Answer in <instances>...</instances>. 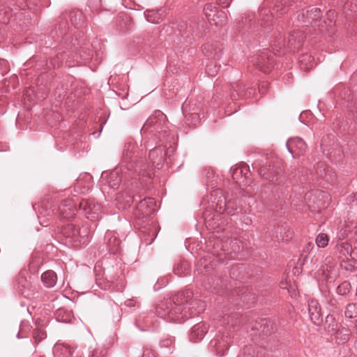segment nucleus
Listing matches in <instances>:
<instances>
[{
	"instance_id": "f257e3e1",
	"label": "nucleus",
	"mask_w": 357,
	"mask_h": 357,
	"mask_svg": "<svg viewBox=\"0 0 357 357\" xmlns=\"http://www.w3.org/2000/svg\"><path fill=\"white\" fill-rule=\"evenodd\" d=\"M193 292L185 289L177 293L169 301H162L155 308L156 314L172 322H181L192 316L194 312L188 311L196 305H201L199 301H193Z\"/></svg>"
},
{
	"instance_id": "f03ea898",
	"label": "nucleus",
	"mask_w": 357,
	"mask_h": 357,
	"mask_svg": "<svg viewBox=\"0 0 357 357\" xmlns=\"http://www.w3.org/2000/svg\"><path fill=\"white\" fill-rule=\"evenodd\" d=\"M61 232L75 247L86 245L89 242L90 231L86 227H77L73 224H67L62 227Z\"/></svg>"
},
{
	"instance_id": "7ed1b4c3",
	"label": "nucleus",
	"mask_w": 357,
	"mask_h": 357,
	"mask_svg": "<svg viewBox=\"0 0 357 357\" xmlns=\"http://www.w3.org/2000/svg\"><path fill=\"white\" fill-rule=\"evenodd\" d=\"M167 128V117L160 110H156L145 122L142 130L150 132L157 131L158 133H166Z\"/></svg>"
},
{
	"instance_id": "20e7f679",
	"label": "nucleus",
	"mask_w": 357,
	"mask_h": 357,
	"mask_svg": "<svg viewBox=\"0 0 357 357\" xmlns=\"http://www.w3.org/2000/svg\"><path fill=\"white\" fill-rule=\"evenodd\" d=\"M321 9L315 7H309L305 12L303 10L299 12L298 20L305 26H321L320 20Z\"/></svg>"
},
{
	"instance_id": "39448f33",
	"label": "nucleus",
	"mask_w": 357,
	"mask_h": 357,
	"mask_svg": "<svg viewBox=\"0 0 357 357\" xmlns=\"http://www.w3.org/2000/svg\"><path fill=\"white\" fill-rule=\"evenodd\" d=\"M79 210L87 219L95 221L101 213V206L93 199H83L79 203Z\"/></svg>"
},
{
	"instance_id": "423d86ee",
	"label": "nucleus",
	"mask_w": 357,
	"mask_h": 357,
	"mask_svg": "<svg viewBox=\"0 0 357 357\" xmlns=\"http://www.w3.org/2000/svg\"><path fill=\"white\" fill-rule=\"evenodd\" d=\"M204 13L209 22H213L215 26H222L227 20L225 13L220 10L213 3H207L204 6Z\"/></svg>"
},
{
	"instance_id": "0eeeda50",
	"label": "nucleus",
	"mask_w": 357,
	"mask_h": 357,
	"mask_svg": "<svg viewBox=\"0 0 357 357\" xmlns=\"http://www.w3.org/2000/svg\"><path fill=\"white\" fill-rule=\"evenodd\" d=\"M254 65L265 73L271 71L273 65V56L268 50H264L257 56Z\"/></svg>"
},
{
	"instance_id": "6e6552de",
	"label": "nucleus",
	"mask_w": 357,
	"mask_h": 357,
	"mask_svg": "<svg viewBox=\"0 0 357 357\" xmlns=\"http://www.w3.org/2000/svg\"><path fill=\"white\" fill-rule=\"evenodd\" d=\"M154 203L153 199L151 197L144 198L143 200H141L136 208L135 217L146 221L153 211V206Z\"/></svg>"
},
{
	"instance_id": "1a4fd4ad",
	"label": "nucleus",
	"mask_w": 357,
	"mask_h": 357,
	"mask_svg": "<svg viewBox=\"0 0 357 357\" xmlns=\"http://www.w3.org/2000/svg\"><path fill=\"white\" fill-rule=\"evenodd\" d=\"M58 211L59 218L70 220L75 216L77 208L73 200L64 199L59 206Z\"/></svg>"
},
{
	"instance_id": "9d476101",
	"label": "nucleus",
	"mask_w": 357,
	"mask_h": 357,
	"mask_svg": "<svg viewBox=\"0 0 357 357\" xmlns=\"http://www.w3.org/2000/svg\"><path fill=\"white\" fill-rule=\"evenodd\" d=\"M286 146L289 152L291 153L293 157L303 155L307 149L306 143L303 139L300 137H294L289 139L287 142Z\"/></svg>"
},
{
	"instance_id": "9b49d317",
	"label": "nucleus",
	"mask_w": 357,
	"mask_h": 357,
	"mask_svg": "<svg viewBox=\"0 0 357 357\" xmlns=\"http://www.w3.org/2000/svg\"><path fill=\"white\" fill-rule=\"evenodd\" d=\"M308 313L310 320L317 326L322 323L323 318L321 312V307L317 301L311 299L308 302Z\"/></svg>"
},
{
	"instance_id": "f8f14e48",
	"label": "nucleus",
	"mask_w": 357,
	"mask_h": 357,
	"mask_svg": "<svg viewBox=\"0 0 357 357\" xmlns=\"http://www.w3.org/2000/svg\"><path fill=\"white\" fill-rule=\"evenodd\" d=\"M336 249L338 253L340 255V257H342V261H350L356 260V252L349 243L342 242L336 245Z\"/></svg>"
},
{
	"instance_id": "ddd939ff",
	"label": "nucleus",
	"mask_w": 357,
	"mask_h": 357,
	"mask_svg": "<svg viewBox=\"0 0 357 357\" xmlns=\"http://www.w3.org/2000/svg\"><path fill=\"white\" fill-rule=\"evenodd\" d=\"M305 38L306 35L303 31L294 30L289 34L287 45L294 50L298 49L302 45Z\"/></svg>"
},
{
	"instance_id": "4468645a",
	"label": "nucleus",
	"mask_w": 357,
	"mask_h": 357,
	"mask_svg": "<svg viewBox=\"0 0 357 357\" xmlns=\"http://www.w3.org/2000/svg\"><path fill=\"white\" fill-rule=\"evenodd\" d=\"M217 206L219 207V209L221 210L222 207H224V211L230 215H234L236 214V212L238 210V204L236 199H229L226 201L225 199L224 200H218L217 203Z\"/></svg>"
},
{
	"instance_id": "2eb2a0df",
	"label": "nucleus",
	"mask_w": 357,
	"mask_h": 357,
	"mask_svg": "<svg viewBox=\"0 0 357 357\" xmlns=\"http://www.w3.org/2000/svg\"><path fill=\"white\" fill-rule=\"evenodd\" d=\"M207 328L204 324H195L191 329L190 338L191 341L197 342L201 340L205 335Z\"/></svg>"
},
{
	"instance_id": "dca6fc26",
	"label": "nucleus",
	"mask_w": 357,
	"mask_h": 357,
	"mask_svg": "<svg viewBox=\"0 0 357 357\" xmlns=\"http://www.w3.org/2000/svg\"><path fill=\"white\" fill-rule=\"evenodd\" d=\"M202 52L208 59H217L220 57L221 50L216 44L206 43L203 45Z\"/></svg>"
},
{
	"instance_id": "f3484780",
	"label": "nucleus",
	"mask_w": 357,
	"mask_h": 357,
	"mask_svg": "<svg viewBox=\"0 0 357 357\" xmlns=\"http://www.w3.org/2000/svg\"><path fill=\"white\" fill-rule=\"evenodd\" d=\"M294 8V3L290 2L289 0H281L280 2H276L273 12L277 16H281L285 14L289 9Z\"/></svg>"
},
{
	"instance_id": "a211bd4d",
	"label": "nucleus",
	"mask_w": 357,
	"mask_h": 357,
	"mask_svg": "<svg viewBox=\"0 0 357 357\" xmlns=\"http://www.w3.org/2000/svg\"><path fill=\"white\" fill-rule=\"evenodd\" d=\"M54 354L56 357H71L73 349L67 344L57 343L54 347Z\"/></svg>"
},
{
	"instance_id": "6ab92c4d",
	"label": "nucleus",
	"mask_w": 357,
	"mask_h": 357,
	"mask_svg": "<svg viewBox=\"0 0 357 357\" xmlns=\"http://www.w3.org/2000/svg\"><path fill=\"white\" fill-rule=\"evenodd\" d=\"M41 280L46 287L51 288L56 284L57 276L53 271H47L42 274Z\"/></svg>"
},
{
	"instance_id": "aec40b11",
	"label": "nucleus",
	"mask_w": 357,
	"mask_h": 357,
	"mask_svg": "<svg viewBox=\"0 0 357 357\" xmlns=\"http://www.w3.org/2000/svg\"><path fill=\"white\" fill-rule=\"evenodd\" d=\"M245 96V86L241 82H236L231 84V97L238 100Z\"/></svg>"
},
{
	"instance_id": "412c9836",
	"label": "nucleus",
	"mask_w": 357,
	"mask_h": 357,
	"mask_svg": "<svg viewBox=\"0 0 357 357\" xmlns=\"http://www.w3.org/2000/svg\"><path fill=\"white\" fill-rule=\"evenodd\" d=\"M122 181V176L119 174V172L115 170L110 173L108 178L109 185L113 188H117Z\"/></svg>"
},
{
	"instance_id": "4be33fe9",
	"label": "nucleus",
	"mask_w": 357,
	"mask_h": 357,
	"mask_svg": "<svg viewBox=\"0 0 357 357\" xmlns=\"http://www.w3.org/2000/svg\"><path fill=\"white\" fill-rule=\"evenodd\" d=\"M149 159L153 165H158L162 159V149L160 148H154L151 149L149 154Z\"/></svg>"
},
{
	"instance_id": "5701e85b",
	"label": "nucleus",
	"mask_w": 357,
	"mask_h": 357,
	"mask_svg": "<svg viewBox=\"0 0 357 357\" xmlns=\"http://www.w3.org/2000/svg\"><path fill=\"white\" fill-rule=\"evenodd\" d=\"M84 15L81 10H74L70 13L71 23L75 26H78L84 22Z\"/></svg>"
},
{
	"instance_id": "b1692460",
	"label": "nucleus",
	"mask_w": 357,
	"mask_h": 357,
	"mask_svg": "<svg viewBox=\"0 0 357 357\" xmlns=\"http://www.w3.org/2000/svg\"><path fill=\"white\" fill-rule=\"evenodd\" d=\"M344 314L347 317L350 319L356 317L357 316V305L354 303L348 304Z\"/></svg>"
},
{
	"instance_id": "393cba45",
	"label": "nucleus",
	"mask_w": 357,
	"mask_h": 357,
	"mask_svg": "<svg viewBox=\"0 0 357 357\" xmlns=\"http://www.w3.org/2000/svg\"><path fill=\"white\" fill-rule=\"evenodd\" d=\"M328 243V236L324 233L319 234L316 238V244L319 248H325Z\"/></svg>"
},
{
	"instance_id": "a878e982",
	"label": "nucleus",
	"mask_w": 357,
	"mask_h": 357,
	"mask_svg": "<svg viewBox=\"0 0 357 357\" xmlns=\"http://www.w3.org/2000/svg\"><path fill=\"white\" fill-rule=\"evenodd\" d=\"M351 284L347 281H344L337 287V293L340 295H346L350 291Z\"/></svg>"
},
{
	"instance_id": "bb28decb",
	"label": "nucleus",
	"mask_w": 357,
	"mask_h": 357,
	"mask_svg": "<svg viewBox=\"0 0 357 357\" xmlns=\"http://www.w3.org/2000/svg\"><path fill=\"white\" fill-rule=\"evenodd\" d=\"M33 337L36 342H39L46 337V332L43 328L37 327L33 331Z\"/></svg>"
},
{
	"instance_id": "cd10ccee",
	"label": "nucleus",
	"mask_w": 357,
	"mask_h": 357,
	"mask_svg": "<svg viewBox=\"0 0 357 357\" xmlns=\"http://www.w3.org/2000/svg\"><path fill=\"white\" fill-rule=\"evenodd\" d=\"M219 69L220 67L213 61L208 63L206 68V73L211 77L215 76L218 74Z\"/></svg>"
},
{
	"instance_id": "c85d7f7f",
	"label": "nucleus",
	"mask_w": 357,
	"mask_h": 357,
	"mask_svg": "<svg viewBox=\"0 0 357 357\" xmlns=\"http://www.w3.org/2000/svg\"><path fill=\"white\" fill-rule=\"evenodd\" d=\"M16 283L17 284L18 288L20 290L28 289L30 284L29 282L23 275L18 276V278L16 279Z\"/></svg>"
},
{
	"instance_id": "c756f323",
	"label": "nucleus",
	"mask_w": 357,
	"mask_h": 357,
	"mask_svg": "<svg viewBox=\"0 0 357 357\" xmlns=\"http://www.w3.org/2000/svg\"><path fill=\"white\" fill-rule=\"evenodd\" d=\"M243 268V265L237 264L231 267L230 270V275L233 278L238 279L239 278L238 275L236 274L237 271H241Z\"/></svg>"
},
{
	"instance_id": "7c9ffc66",
	"label": "nucleus",
	"mask_w": 357,
	"mask_h": 357,
	"mask_svg": "<svg viewBox=\"0 0 357 357\" xmlns=\"http://www.w3.org/2000/svg\"><path fill=\"white\" fill-rule=\"evenodd\" d=\"M105 354L106 351L103 348L98 347L93 351L91 357H105Z\"/></svg>"
},
{
	"instance_id": "2f4dec72",
	"label": "nucleus",
	"mask_w": 357,
	"mask_h": 357,
	"mask_svg": "<svg viewBox=\"0 0 357 357\" xmlns=\"http://www.w3.org/2000/svg\"><path fill=\"white\" fill-rule=\"evenodd\" d=\"M174 342V340L173 339L167 338V339L162 340L161 341L160 345L162 347H169V346H171L173 344Z\"/></svg>"
},
{
	"instance_id": "473e14b6",
	"label": "nucleus",
	"mask_w": 357,
	"mask_h": 357,
	"mask_svg": "<svg viewBox=\"0 0 357 357\" xmlns=\"http://www.w3.org/2000/svg\"><path fill=\"white\" fill-rule=\"evenodd\" d=\"M231 0H218L217 3L218 5L222 6L224 8L229 7Z\"/></svg>"
},
{
	"instance_id": "72a5a7b5",
	"label": "nucleus",
	"mask_w": 357,
	"mask_h": 357,
	"mask_svg": "<svg viewBox=\"0 0 357 357\" xmlns=\"http://www.w3.org/2000/svg\"><path fill=\"white\" fill-rule=\"evenodd\" d=\"M248 166H243V167H241V168H236L234 171V174H242L244 170H248Z\"/></svg>"
},
{
	"instance_id": "f704fd0d",
	"label": "nucleus",
	"mask_w": 357,
	"mask_h": 357,
	"mask_svg": "<svg viewBox=\"0 0 357 357\" xmlns=\"http://www.w3.org/2000/svg\"><path fill=\"white\" fill-rule=\"evenodd\" d=\"M354 0H349L347 3V6L349 7V4L350 3L351 6H352V4L354 3ZM351 8H350L351 11H354V12H357V4H355V6L354 7H352L351 6Z\"/></svg>"
},
{
	"instance_id": "c9c22d12",
	"label": "nucleus",
	"mask_w": 357,
	"mask_h": 357,
	"mask_svg": "<svg viewBox=\"0 0 357 357\" xmlns=\"http://www.w3.org/2000/svg\"><path fill=\"white\" fill-rule=\"evenodd\" d=\"M212 219H206V224L209 226V227H211V229H215L217 227H215L213 226V225L212 224Z\"/></svg>"
},
{
	"instance_id": "e433bc0d",
	"label": "nucleus",
	"mask_w": 357,
	"mask_h": 357,
	"mask_svg": "<svg viewBox=\"0 0 357 357\" xmlns=\"http://www.w3.org/2000/svg\"><path fill=\"white\" fill-rule=\"evenodd\" d=\"M135 172H137L139 174V175L142 174L143 176H145V174H146L145 172V170L144 169H142L141 167L139 168V169H137V168L135 169Z\"/></svg>"
},
{
	"instance_id": "4c0bfd02",
	"label": "nucleus",
	"mask_w": 357,
	"mask_h": 357,
	"mask_svg": "<svg viewBox=\"0 0 357 357\" xmlns=\"http://www.w3.org/2000/svg\"><path fill=\"white\" fill-rule=\"evenodd\" d=\"M114 245H113V248H112V251L113 252H115L117 250V248H116L117 245H119V242L118 240L116 239V238H114Z\"/></svg>"
},
{
	"instance_id": "58836bf2",
	"label": "nucleus",
	"mask_w": 357,
	"mask_h": 357,
	"mask_svg": "<svg viewBox=\"0 0 357 357\" xmlns=\"http://www.w3.org/2000/svg\"><path fill=\"white\" fill-rule=\"evenodd\" d=\"M264 87V84H262L261 85V86L259 87V89L260 93H264V91H262V89H263Z\"/></svg>"
},
{
	"instance_id": "ea45409f",
	"label": "nucleus",
	"mask_w": 357,
	"mask_h": 357,
	"mask_svg": "<svg viewBox=\"0 0 357 357\" xmlns=\"http://www.w3.org/2000/svg\"><path fill=\"white\" fill-rule=\"evenodd\" d=\"M354 202L357 200V192L354 195Z\"/></svg>"
},
{
	"instance_id": "a19ab883",
	"label": "nucleus",
	"mask_w": 357,
	"mask_h": 357,
	"mask_svg": "<svg viewBox=\"0 0 357 357\" xmlns=\"http://www.w3.org/2000/svg\"><path fill=\"white\" fill-rule=\"evenodd\" d=\"M231 243H232L233 244H237L238 241H237L236 239H235V240H234V241H231Z\"/></svg>"
},
{
	"instance_id": "79ce46f5",
	"label": "nucleus",
	"mask_w": 357,
	"mask_h": 357,
	"mask_svg": "<svg viewBox=\"0 0 357 357\" xmlns=\"http://www.w3.org/2000/svg\"><path fill=\"white\" fill-rule=\"evenodd\" d=\"M107 243H108V245H109V246H111V245H112V240H111V238H109V239L108 240Z\"/></svg>"
},
{
	"instance_id": "37998d69",
	"label": "nucleus",
	"mask_w": 357,
	"mask_h": 357,
	"mask_svg": "<svg viewBox=\"0 0 357 357\" xmlns=\"http://www.w3.org/2000/svg\"><path fill=\"white\" fill-rule=\"evenodd\" d=\"M147 21L152 22V23H157V22H154V21L149 20L148 17H147Z\"/></svg>"
},
{
	"instance_id": "c03bdc74",
	"label": "nucleus",
	"mask_w": 357,
	"mask_h": 357,
	"mask_svg": "<svg viewBox=\"0 0 357 357\" xmlns=\"http://www.w3.org/2000/svg\"><path fill=\"white\" fill-rule=\"evenodd\" d=\"M203 305L200 307L199 310H197V313H199L203 310Z\"/></svg>"
},
{
	"instance_id": "a18cd8bd",
	"label": "nucleus",
	"mask_w": 357,
	"mask_h": 357,
	"mask_svg": "<svg viewBox=\"0 0 357 357\" xmlns=\"http://www.w3.org/2000/svg\"><path fill=\"white\" fill-rule=\"evenodd\" d=\"M259 174H260L261 176H265V175L262 174V169H261L259 170Z\"/></svg>"
},
{
	"instance_id": "49530a36",
	"label": "nucleus",
	"mask_w": 357,
	"mask_h": 357,
	"mask_svg": "<svg viewBox=\"0 0 357 357\" xmlns=\"http://www.w3.org/2000/svg\"><path fill=\"white\" fill-rule=\"evenodd\" d=\"M61 312H62V310H59V312H58V317H59V316H60V314H61Z\"/></svg>"
},
{
	"instance_id": "de8ad7c7",
	"label": "nucleus",
	"mask_w": 357,
	"mask_h": 357,
	"mask_svg": "<svg viewBox=\"0 0 357 357\" xmlns=\"http://www.w3.org/2000/svg\"><path fill=\"white\" fill-rule=\"evenodd\" d=\"M61 321L63 322H67L68 320L67 319H62Z\"/></svg>"
},
{
	"instance_id": "09e8293b",
	"label": "nucleus",
	"mask_w": 357,
	"mask_h": 357,
	"mask_svg": "<svg viewBox=\"0 0 357 357\" xmlns=\"http://www.w3.org/2000/svg\"><path fill=\"white\" fill-rule=\"evenodd\" d=\"M261 321L262 322H265V324H266V323H267V321H266V320H265V319H262V320H261Z\"/></svg>"
},
{
	"instance_id": "8fccbe9b",
	"label": "nucleus",
	"mask_w": 357,
	"mask_h": 357,
	"mask_svg": "<svg viewBox=\"0 0 357 357\" xmlns=\"http://www.w3.org/2000/svg\"><path fill=\"white\" fill-rule=\"evenodd\" d=\"M110 235H111V233H107V237H108V236H110Z\"/></svg>"
},
{
	"instance_id": "3c124183",
	"label": "nucleus",
	"mask_w": 357,
	"mask_h": 357,
	"mask_svg": "<svg viewBox=\"0 0 357 357\" xmlns=\"http://www.w3.org/2000/svg\"><path fill=\"white\" fill-rule=\"evenodd\" d=\"M108 288H109V289H112V290L114 289V288H113V287H111V286H110V285L108 287Z\"/></svg>"
},
{
	"instance_id": "603ef678",
	"label": "nucleus",
	"mask_w": 357,
	"mask_h": 357,
	"mask_svg": "<svg viewBox=\"0 0 357 357\" xmlns=\"http://www.w3.org/2000/svg\"><path fill=\"white\" fill-rule=\"evenodd\" d=\"M45 222L40 220V225H43Z\"/></svg>"
},
{
	"instance_id": "864d4df0",
	"label": "nucleus",
	"mask_w": 357,
	"mask_h": 357,
	"mask_svg": "<svg viewBox=\"0 0 357 357\" xmlns=\"http://www.w3.org/2000/svg\"><path fill=\"white\" fill-rule=\"evenodd\" d=\"M265 177H266V178H268V179L270 178V177H269L268 176H265Z\"/></svg>"
},
{
	"instance_id": "5fc2aeb1",
	"label": "nucleus",
	"mask_w": 357,
	"mask_h": 357,
	"mask_svg": "<svg viewBox=\"0 0 357 357\" xmlns=\"http://www.w3.org/2000/svg\"><path fill=\"white\" fill-rule=\"evenodd\" d=\"M219 216H220L219 215H217L216 218L218 219Z\"/></svg>"
},
{
	"instance_id": "6e6d98bb",
	"label": "nucleus",
	"mask_w": 357,
	"mask_h": 357,
	"mask_svg": "<svg viewBox=\"0 0 357 357\" xmlns=\"http://www.w3.org/2000/svg\"><path fill=\"white\" fill-rule=\"evenodd\" d=\"M233 251L236 252V250L235 248H232Z\"/></svg>"
}]
</instances>
